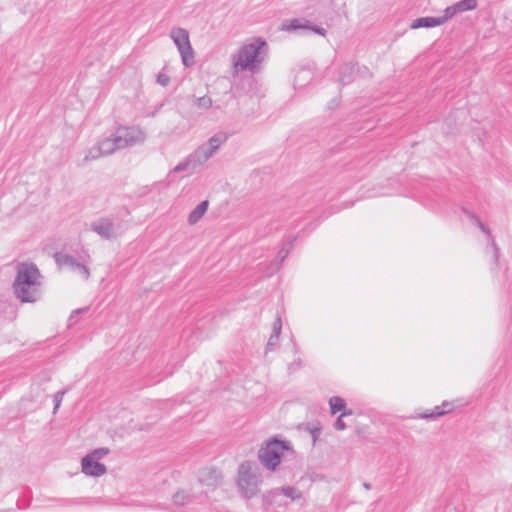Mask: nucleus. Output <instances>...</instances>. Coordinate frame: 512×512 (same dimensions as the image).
<instances>
[{
  "mask_svg": "<svg viewBox=\"0 0 512 512\" xmlns=\"http://www.w3.org/2000/svg\"><path fill=\"white\" fill-rule=\"evenodd\" d=\"M477 6V0H461L451 6L446 7L443 14L446 21H448L459 13L475 10Z\"/></svg>",
  "mask_w": 512,
  "mask_h": 512,
  "instance_id": "f8f14e48",
  "label": "nucleus"
},
{
  "mask_svg": "<svg viewBox=\"0 0 512 512\" xmlns=\"http://www.w3.org/2000/svg\"><path fill=\"white\" fill-rule=\"evenodd\" d=\"M472 219L474 221V223L484 232L486 233L488 236H490V231L489 229L480 221V219L475 216V215H472Z\"/></svg>",
  "mask_w": 512,
  "mask_h": 512,
  "instance_id": "c85d7f7f",
  "label": "nucleus"
},
{
  "mask_svg": "<svg viewBox=\"0 0 512 512\" xmlns=\"http://www.w3.org/2000/svg\"><path fill=\"white\" fill-rule=\"evenodd\" d=\"M447 21L444 14L439 17H419L410 23V29L416 30L420 28H433L445 24Z\"/></svg>",
  "mask_w": 512,
  "mask_h": 512,
  "instance_id": "4468645a",
  "label": "nucleus"
},
{
  "mask_svg": "<svg viewBox=\"0 0 512 512\" xmlns=\"http://www.w3.org/2000/svg\"><path fill=\"white\" fill-rule=\"evenodd\" d=\"M269 56V46L262 37H251L231 54V74L235 77L248 72L257 74L262 71Z\"/></svg>",
  "mask_w": 512,
  "mask_h": 512,
  "instance_id": "f257e3e1",
  "label": "nucleus"
},
{
  "mask_svg": "<svg viewBox=\"0 0 512 512\" xmlns=\"http://www.w3.org/2000/svg\"><path fill=\"white\" fill-rule=\"evenodd\" d=\"M109 453V450L107 448H98L93 450L91 453L87 454L88 456H91L95 460L99 462L101 458H103L105 455Z\"/></svg>",
  "mask_w": 512,
  "mask_h": 512,
  "instance_id": "a878e982",
  "label": "nucleus"
},
{
  "mask_svg": "<svg viewBox=\"0 0 512 512\" xmlns=\"http://www.w3.org/2000/svg\"><path fill=\"white\" fill-rule=\"evenodd\" d=\"M90 229L107 240L115 239L122 233L120 224L110 218H100L92 222Z\"/></svg>",
  "mask_w": 512,
  "mask_h": 512,
  "instance_id": "1a4fd4ad",
  "label": "nucleus"
},
{
  "mask_svg": "<svg viewBox=\"0 0 512 512\" xmlns=\"http://www.w3.org/2000/svg\"><path fill=\"white\" fill-rule=\"evenodd\" d=\"M208 209V201L199 203L189 214L188 222L190 225L196 224L206 213Z\"/></svg>",
  "mask_w": 512,
  "mask_h": 512,
  "instance_id": "412c9836",
  "label": "nucleus"
},
{
  "mask_svg": "<svg viewBox=\"0 0 512 512\" xmlns=\"http://www.w3.org/2000/svg\"><path fill=\"white\" fill-rule=\"evenodd\" d=\"M55 261L60 267H70L73 271L81 274L84 279H88L90 276L89 269L82 263H79L73 256L57 253L55 255Z\"/></svg>",
  "mask_w": 512,
  "mask_h": 512,
  "instance_id": "9b49d317",
  "label": "nucleus"
},
{
  "mask_svg": "<svg viewBox=\"0 0 512 512\" xmlns=\"http://www.w3.org/2000/svg\"><path fill=\"white\" fill-rule=\"evenodd\" d=\"M115 140L116 136L114 132L110 136L98 140L94 146L86 151L82 164L88 161L97 160L101 157L109 156L114 152L121 150Z\"/></svg>",
  "mask_w": 512,
  "mask_h": 512,
  "instance_id": "6e6552de",
  "label": "nucleus"
},
{
  "mask_svg": "<svg viewBox=\"0 0 512 512\" xmlns=\"http://www.w3.org/2000/svg\"><path fill=\"white\" fill-rule=\"evenodd\" d=\"M228 139L226 132H217L209 140L200 145L183 161L178 163L173 172H182L188 169H195L204 165Z\"/></svg>",
  "mask_w": 512,
  "mask_h": 512,
  "instance_id": "7ed1b4c3",
  "label": "nucleus"
},
{
  "mask_svg": "<svg viewBox=\"0 0 512 512\" xmlns=\"http://www.w3.org/2000/svg\"><path fill=\"white\" fill-rule=\"evenodd\" d=\"M199 481L206 486H216L221 482V473L216 468H203L199 472Z\"/></svg>",
  "mask_w": 512,
  "mask_h": 512,
  "instance_id": "dca6fc26",
  "label": "nucleus"
},
{
  "mask_svg": "<svg viewBox=\"0 0 512 512\" xmlns=\"http://www.w3.org/2000/svg\"><path fill=\"white\" fill-rule=\"evenodd\" d=\"M65 394V391H58L55 395H54V398H53V401H54V410L53 412L56 413V411L58 410V408L60 407L61 405V402L63 400V396Z\"/></svg>",
  "mask_w": 512,
  "mask_h": 512,
  "instance_id": "cd10ccee",
  "label": "nucleus"
},
{
  "mask_svg": "<svg viewBox=\"0 0 512 512\" xmlns=\"http://www.w3.org/2000/svg\"><path fill=\"white\" fill-rule=\"evenodd\" d=\"M330 410L332 414H336L338 412H344L346 410L345 401L338 396H333L329 399Z\"/></svg>",
  "mask_w": 512,
  "mask_h": 512,
  "instance_id": "4be33fe9",
  "label": "nucleus"
},
{
  "mask_svg": "<svg viewBox=\"0 0 512 512\" xmlns=\"http://www.w3.org/2000/svg\"><path fill=\"white\" fill-rule=\"evenodd\" d=\"M358 72L356 65L353 63H346L340 67L339 82L342 85H347L353 82L355 75Z\"/></svg>",
  "mask_w": 512,
  "mask_h": 512,
  "instance_id": "f3484780",
  "label": "nucleus"
},
{
  "mask_svg": "<svg viewBox=\"0 0 512 512\" xmlns=\"http://www.w3.org/2000/svg\"><path fill=\"white\" fill-rule=\"evenodd\" d=\"M283 495L289 498L291 501H297L302 498V492L292 486H284L268 491L265 494V499L270 504L281 505L280 496Z\"/></svg>",
  "mask_w": 512,
  "mask_h": 512,
  "instance_id": "9d476101",
  "label": "nucleus"
},
{
  "mask_svg": "<svg viewBox=\"0 0 512 512\" xmlns=\"http://www.w3.org/2000/svg\"><path fill=\"white\" fill-rule=\"evenodd\" d=\"M170 37L178 49L183 65L185 67L192 66L195 57L188 31L181 27H174L170 31Z\"/></svg>",
  "mask_w": 512,
  "mask_h": 512,
  "instance_id": "423d86ee",
  "label": "nucleus"
},
{
  "mask_svg": "<svg viewBox=\"0 0 512 512\" xmlns=\"http://www.w3.org/2000/svg\"><path fill=\"white\" fill-rule=\"evenodd\" d=\"M281 330L282 321L281 317L278 315L273 323V329L267 342L266 351H272L278 346Z\"/></svg>",
  "mask_w": 512,
  "mask_h": 512,
  "instance_id": "a211bd4d",
  "label": "nucleus"
},
{
  "mask_svg": "<svg viewBox=\"0 0 512 512\" xmlns=\"http://www.w3.org/2000/svg\"><path fill=\"white\" fill-rule=\"evenodd\" d=\"M238 487L246 498H251L259 492L261 476L258 469L249 461L243 462L238 468Z\"/></svg>",
  "mask_w": 512,
  "mask_h": 512,
  "instance_id": "39448f33",
  "label": "nucleus"
},
{
  "mask_svg": "<svg viewBox=\"0 0 512 512\" xmlns=\"http://www.w3.org/2000/svg\"><path fill=\"white\" fill-rule=\"evenodd\" d=\"M363 486H364V488H365V489H367V490H369V489L371 488V486H370V484H369V483H364V485H363Z\"/></svg>",
  "mask_w": 512,
  "mask_h": 512,
  "instance_id": "2f4dec72",
  "label": "nucleus"
},
{
  "mask_svg": "<svg viewBox=\"0 0 512 512\" xmlns=\"http://www.w3.org/2000/svg\"><path fill=\"white\" fill-rule=\"evenodd\" d=\"M292 246H293V240L284 243V245L278 252L277 258L274 261H272L267 268L266 274L268 276L273 275L280 269L283 261L289 255V253L292 249Z\"/></svg>",
  "mask_w": 512,
  "mask_h": 512,
  "instance_id": "2eb2a0df",
  "label": "nucleus"
},
{
  "mask_svg": "<svg viewBox=\"0 0 512 512\" xmlns=\"http://www.w3.org/2000/svg\"><path fill=\"white\" fill-rule=\"evenodd\" d=\"M43 276L38 267L29 262L17 265L13 282L14 294L23 303H35L42 297Z\"/></svg>",
  "mask_w": 512,
  "mask_h": 512,
  "instance_id": "f03ea898",
  "label": "nucleus"
},
{
  "mask_svg": "<svg viewBox=\"0 0 512 512\" xmlns=\"http://www.w3.org/2000/svg\"><path fill=\"white\" fill-rule=\"evenodd\" d=\"M286 454H293L289 441L273 438L265 443L258 452L261 464L270 471H276Z\"/></svg>",
  "mask_w": 512,
  "mask_h": 512,
  "instance_id": "20e7f679",
  "label": "nucleus"
},
{
  "mask_svg": "<svg viewBox=\"0 0 512 512\" xmlns=\"http://www.w3.org/2000/svg\"><path fill=\"white\" fill-rule=\"evenodd\" d=\"M114 134L121 150L142 144L146 140V132L139 126L121 125L115 129Z\"/></svg>",
  "mask_w": 512,
  "mask_h": 512,
  "instance_id": "0eeeda50",
  "label": "nucleus"
},
{
  "mask_svg": "<svg viewBox=\"0 0 512 512\" xmlns=\"http://www.w3.org/2000/svg\"><path fill=\"white\" fill-rule=\"evenodd\" d=\"M309 79H311L310 70H307V69L300 70L295 77V86L302 87L304 85L302 82L305 80H309Z\"/></svg>",
  "mask_w": 512,
  "mask_h": 512,
  "instance_id": "5701e85b",
  "label": "nucleus"
},
{
  "mask_svg": "<svg viewBox=\"0 0 512 512\" xmlns=\"http://www.w3.org/2000/svg\"><path fill=\"white\" fill-rule=\"evenodd\" d=\"M454 406L452 403L443 402L441 406H436L432 412L419 414L417 418L421 419H435L453 410Z\"/></svg>",
  "mask_w": 512,
  "mask_h": 512,
  "instance_id": "aec40b11",
  "label": "nucleus"
},
{
  "mask_svg": "<svg viewBox=\"0 0 512 512\" xmlns=\"http://www.w3.org/2000/svg\"><path fill=\"white\" fill-rule=\"evenodd\" d=\"M82 472L87 476L99 477L106 473L104 464L86 455L81 462Z\"/></svg>",
  "mask_w": 512,
  "mask_h": 512,
  "instance_id": "ddd939ff",
  "label": "nucleus"
},
{
  "mask_svg": "<svg viewBox=\"0 0 512 512\" xmlns=\"http://www.w3.org/2000/svg\"><path fill=\"white\" fill-rule=\"evenodd\" d=\"M187 500H188V495L185 493V492H177L174 496H173V501L176 503V504H179V505H184L187 503Z\"/></svg>",
  "mask_w": 512,
  "mask_h": 512,
  "instance_id": "bb28decb",
  "label": "nucleus"
},
{
  "mask_svg": "<svg viewBox=\"0 0 512 512\" xmlns=\"http://www.w3.org/2000/svg\"><path fill=\"white\" fill-rule=\"evenodd\" d=\"M283 29L287 31L309 29L320 35H325L326 32V30L322 27L309 26L308 22H303L302 20L299 19H293L288 24H283Z\"/></svg>",
  "mask_w": 512,
  "mask_h": 512,
  "instance_id": "6ab92c4d",
  "label": "nucleus"
},
{
  "mask_svg": "<svg viewBox=\"0 0 512 512\" xmlns=\"http://www.w3.org/2000/svg\"><path fill=\"white\" fill-rule=\"evenodd\" d=\"M197 107L201 109H209L212 106V99L208 96H202L195 100Z\"/></svg>",
  "mask_w": 512,
  "mask_h": 512,
  "instance_id": "b1692460",
  "label": "nucleus"
},
{
  "mask_svg": "<svg viewBox=\"0 0 512 512\" xmlns=\"http://www.w3.org/2000/svg\"><path fill=\"white\" fill-rule=\"evenodd\" d=\"M492 245H493L495 251L497 252V248L495 247V242L493 240H492Z\"/></svg>",
  "mask_w": 512,
  "mask_h": 512,
  "instance_id": "473e14b6",
  "label": "nucleus"
},
{
  "mask_svg": "<svg viewBox=\"0 0 512 512\" xmlns=\"http://www.w3.org/2000/svg\"><path fill=\"white\" fill-rule=\"evenodd\" d=\"M157 82L162 86H167L170 82V78L166 74L159 73L157 77Z\"/></svg>",
  "mask_w": 512,
  "mask_h": 512,
  "instance_id": "c756f323",
  "label": "nucleus"
},
{
  "mask_svg": "<svg viewBox=\"0 0 512 512\" xmlns=\"http://www.w3.org/2000/svg\"><path fill=\"white\" fill-rule=\"evenodd\" d=\"M82 311H84V309H78V310H75V311L73 312V314H72V315L70 316V318H69V322H70V324H72V320H73L74 314L81 313Z\"/></svg>",
  "mask_w": 512,
  "mask_h": 512,
  "instance_id": "7c9ffc66",
  "label": "nucleus"
},
{
  "mask_svg": "<svg viewBox=\"0 0 512 512\" xmlns=\"http://www.w3.org/2000/svg\"><path fill=\"white\" fill-rule=\"evenodd\" d=\"M351 414H352L351 410L342 412V414L336 419V421L334 423L335 429L339 430V431L344 430L346 428V424L343 420V417L346 415H351Z\"/></svg>",
  "mask_w": 512,
  "mask_h": 512,
  "instance_id": "393cba45",
  "label": "nucleus"
}]
</instances>
